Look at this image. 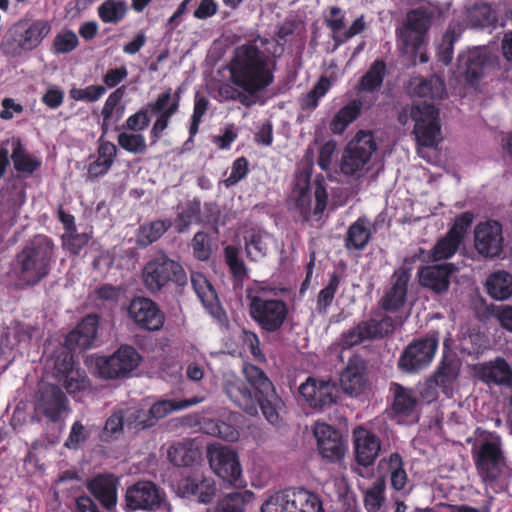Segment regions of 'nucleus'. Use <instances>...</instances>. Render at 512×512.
I'll return each instance as SVG.
<instances>
[{
	"label": "nucleus",
	"instance_id": "f257e3e1",
	"mask_svg": "<svg viewBox=\"0 0 512 512\" xmlns=\"http://www.w3.org/2000/svg\"><path fill=\"white\" fill-rule=\"evenodd\" d=\"M283 48L273 39L258 38L238 46L228 64L232 83L250 95L267 88L274 80V57Z\"/></svg>",
	"mask_w": 512,
	"mask_h": 512
},
{
	"label": "nucleus",
	"instance_id": "aec40b11",
	"mask_svg": "<svg viewBox=\"0 0 512 512\" xmlns=\"http://www.w3.org/2000/svg\"><path fill=\"white\" fill-rule=\"evenodd\" d=\"M314 436L317 440L318 451L323 458L332 462L343 458L346 445L337 429L327 423L317 422L314 426Z\"/></svg>",
	"mask_w": 512,
	"mask_h": 512
},
{
	"label": "nucleus",
	"instance_id": "c85d7f7f",
	"mask_svg": "<svg viewBox=\"0 0 512 512\" xmlns=\"http://www.w3.org/2000/svg\"><path fill=\"white\" fill-rule=\"evenodd\" d=\"M391 391L394 396L392 410L395 416L398 417V421L401 422L406 417L415 419L417 417L418 400L413 390L393 383Z\"/></svg>",
	"mask_w": 512,
	"mask_h": 512
},
{
	"label": "nucleus",
	"instance_id": "13d9d810",
	"mask_svg": "<svg viewBox=\"0 0 512 512\" xmlns=\"http://www.w3.org/2000/svg\"><path fill=\"white\" fill-rule=\"evenodd\" d=\"M106 92L102 85H90L85 88H72L69 92L70 97L75 101L95 102L99 100Z\"/></svg>",
	"mask_w": 512,
	"mask_h": 512
},
{
	"label": "nucleus",
	"instance_id": "0eeeda50",
	"mask_svg": "<svg viewBox=\"0 0 512 512\" xmlns=\"http://www.w3.org/2000/svg\"><path fill=\"white\" fill-rule=\"evenodd\" d=\"M291 199L295 209L305 220H319L326 209L328 194L321 181L310 184V174L302 171L296 175Z\"/></svg>",
	"mask_w": 512,
	"mask_h": 512
},
{
	"label": "nucleus",
	"instance_id": "f8f14e48",
	"mask_svg": "<svg viewBox=\"0 0 512 512\" xmlns=\"http://www.w3.org/2000/svg\"><path fill=\"white\" fill-rule=\"evenodd\" d=\"M318 496L305 489H287L271 495L261 512H321Z\"/></svg>",
	"mask_w": 512,
	"mask_h": 512
},
{
	"label": "nucleus",
	"instance_id": "f3484780",
	"mask_svg": "<svg viewBox=\"0 0 512 512\" xmlns=\"http://www.w3.org/2000/svg\"><path fill=\"white\" fill-rule=\"evenodd\" d=\"M125 500L127 510L168 509L165 495L150 481H139L129 487Z\"/></svg>",
	"mask_w": 512,
	"mask_h": 512
},
{
	"label": "nucleus",
	"instance_id": "052dcab7",
	"mask_svg": "<svg viewBox=\"0 0 512 512\" xmlns=\"http://www.w3.org/2000/svg\"><path fill=\"white\" fill-rule=\"evenodd\" d=\"M215 512H244V494L234 492L226 495L217 503Z\"/></svg>",
	"mask_w": 512,
	"mask_h": 512
},
{
	"label": "nucleus",
	"instance_id": "de8ad7c7",
	"mask_svg": "<svg viewBox=\"0 0 512 512\" xmlns=\"http://www.w3.org/2000/svg\"><path fill=\"white\" fill-rule=\"evenodd\" d=\"M386 66L383 61H375L359 83L360 91H373L378 88L385 74Z\"/></svg>",
	"mask_w": 512,
	"mask_h": 512
},
{
	"label": "nucleus",
	"instance_id": "8fccbe9b",
	"mask_svg": "<svg viewBox=\"0 0 512 512\" xmlns=\"http://www.w3.org/2000/svg\"><path fill=\"white\" fill-rule=\"evenodd\" d=\"M468 20L474 27H486L496 20V15L490 5L478 3L469 10Z\"/></svg>",
	"mask_w": 512,
	"mask_h": 512
},
{
	"label": "nucleus",
	"instance_id": "72a5a7b5",
	"mask_svg": "<svg viewBox=\"0 0 512 512\" xmlns=\"http://www.w3.org/2000/svg\"><path fill=\"white\" fill-rule=\"evenodd\" d=\"M409 274L398 271L394 274V282L382 299V307L387 311L398 310L405 302Z\"/></svg>",
	"mask_w": 512,
	"mask_h": 512
},
{
	"label": "nucleus",
	"instance_id": "603ef678",
	"mask_svg": "<svg viewBox=\"0 0 512 512\" xmlns=\"http://www.w3.org/2000/svg\"><path fill=\"white\" fill-rule=\"evenodd\" d=\"M124 413L125 426L129 429L141 430L154 425L149 412L138 407H130Z\"/></svg>",
	"mask_w": 512,
	"mask_h": 512
},
{
	"label": "nucleus",
	"instance_id": "c756f323",
	"mask_svg": "<svg viewBox=\"0 0 512 512\" xmlns=\"http://www.w3.org/2000/svg\"><path fill=\"white\" fill-rule=\"evenodd\" d=\"M365 365L362 359L354 357L349 360L340 375V384L345 393L358 395L365 386Z\"/></svg>",
	"mask_w": 512,
	"mask_h": 512
},
{
	"label": "nucleus",
	"instance_id": "7ed1b4c3",
	"mask_svg": "<svg viewBox=\"0 0 512 512\" xmlns=\"http://www.w3.org/2000/svg\"><path fill=\"white\" fill-rule=\"evenodd\" d=\"M55 259V245L44 235L28 241L15 257L11 273L20 287L32 286L45 278Z\"/></svg>",
	"mask_w": 512,
	"mask_h": 512
},
{
	"label": "nucleus",
	"instance_id": "f03ea898",
	"mask_svg": "<svg viewBox=\"0 0 512 512\" xmlns=\"http://www.w3.org/2000/svg\"><path fill=\"white\" fill-rule=\"evenodd\" d=\"M246 382L233 374L225 376L224 389L227 396L242 410L255 415L258 405L271 424H277L282 400L276 395L271 381L254 365L243 368Z\"/></svg>",
	"mask_w": 512,
	"mask_h": 512
},
{
	"label": "nucleus",
	"instance_id": "4468645a",
	"mask_svg": "<svg viewBox=\"0 0 512 512\" xmlns=\"http://www.w3.org/2000/svg\"><path fill=\"white\" fill-rule=\"evenodd\" d=\"M430 25V15L426 10H411L397 29L398 46L405 54L413 55L420 48Z\"/></svg>",
	"mask_w": 512,
	"mask_h": 512
},
{
	"label": "nucleus",
	"instance_id": "423d86ee",
	"mask_svg": "<svg viewBox=\"0 0 512 512\" xmlns=\"http://www.w3.org/2000/svg\"><path fill=\"white\" fill-rule=\"evenodd\" d=\"M402 125L414 122L413 134L423 147H435L442 140L438 109L427 102L404 107L398 116Z\"/></svg>",
	"mask_w": 512,
	"mask_h": 512
},
{
	"label": "nucleus",
	"instance_id": "c03bdc74",
	"mask_svg": "<svg viewBox=\"0 0 512 512\" xmlns=\"http://www.w3.org/2000/svg\"><path fill=\"white\" fill-rule=\"evenodd\" d=\"M370 239L369 223L365 219H358L348 230L346 246L348 248L363 249Z\"/></svg>",
	"mask_w": 512,
	"mask_h": 512
},
{
	"label": "nucleus",
	"instance_id": "7c9ffc66",
	"mask_svg": "<svg viewBox=\"0 0 512 512\" xmlns=\"http://www.w3.org/2000/svg\"><path fill=\"white\" fill-rule=\"evenodd\" d=\"M90 493L108 510L117 504V481L110 475H99L88 484Z\"/></svg>",
	"mask_w": 512,
	"mask_h": 512
},
{
	"label": "nucleus",
	"instance_id": "ea45409f",
	"mask_svg": "<svg viewBox=\"0 0 512 512\" xmlns=\"http://www.w3.org/2000/svg\"><path fill=\"white\" fill-rule=\"evenodd\" d=\"M12 147L11 158L18 172L32 174L41 165V160L38 157L25 151L20 140L13 139Z\"/></svg>",
	"mask_w": 512,
	"mask_h": 512
},
{
	"label": "nucleus",
	"instance_id": "e433bc0d",
	"mask_svg": "<svg viewBox=\"0 0 512 512\" xmlns=\"http://www.w3.org/2000/svg\"><path fill=\"white\" fill-rule=\"evenodd\" d=\"M203 401V396H194L185 400L162 399L155 402L151 406L149 409V415L150 418L155 422L156 420L162 419L174 411L184 410Z\"/></svg>",
	"mask_w": 512,
	"mask_h": 512
},
{
	"label": "nucleus",
	"instance_id": "9d476101",
	"mask_svg": "<svg viewBox=\"0 0 512 512\" xmlns=\"http://www.w3.org/2000/svg\"><path fill=\"white\" fill-rule=\"evenodd\" d=\"M375 151L376 142L372 133L357 132L343 152L341 171L347 176L360 178L369 171L370 161Z\"/></svg>",
	"mask_w": 512,
	"mask_h": 512
},
{
	"label": "nucleus",
	"instance_id": "393cba45",
	"mask_svg": "<svg viewBox=\"0 0 512 512\" xmlns=\"http://www.w3.org/2000/svg\"><path fill=\"white\" fill-rule=\"evenodd\" d=\"M488 62L485 48L476 47L463 52L458 57V72L469 82L477 80L483 74Z\"/></svg>",
	"mask_w": 512,
	"mask_h": 512
},
{
	"label": "nucleus",
	"instance_id": "4d7b16f0",
	"mask_svg": "<svg viewBox=\"0 0 512 512\" xmlns=\"http://www.w3.org/2000/svg\"><path fill=\"white\" fill-rule=\"evenodd\" d=\"M69 394L84 391L89 386L85 373L79 369L70 371L61 381Z\"/></svg>",
	"mask_w": 512,
	"mask_h": 512
},
{
	"label": "nucleus",
	"instance_id": "5701e85b",
	"mask_svg": "<svg viewBox=\"0 0 512 512\" xmlns=\"http://www.w3.org/2000/svg\"><path fill=\"white\" fill-rule=\"evenodd\" d=\"M98 318L95 315H88L78 326L71 331L66 339L65 346L71 351L91 348L96 341Z\"/></svg>",
	"mask_w": 512,
	"mask_h": 512
},
{
	"label": "nucleus",
	"instance_id": "cd10ccee",
	"mask_svg": "<svg viewBox=\"0 0 512 512\" xmlns=\"http://www.w3.org/2000/svg\"><path fill=\"white\" fill-rule=\"evenodd\" d=\"M182 497L192 498L201 503H209L216 494V485L211 478H187L178 486Z\"/></svg>",
	"mask_w": 512,
	"mask_h": 512
},
{
	"label": "nucleus",
	"instance_id": "5fc2aeb1",
	"mask_svg": "<svg viewBox=\"0 0 512 512\" xmlns=\"http://www.w3.org/2000/svg\"><path fill=\"white\" fill-rule=\"evenodd\" d=\"M371 328L366 321L359 323L357 326L351 328L344 333L341 338V345L344 348H350L354 345L360 344L365 340L371 339Z\"/></svg>",
	"mask_w": 512,
	"mask_h": 512
},
{
	"label": "nucleus",
	"instance_id": "f704fd0d",
	"mask_svg": "<svg viewBox=\"0 0 512 512\" xmlns=\"http://www.w3.org/2000/svg\"><path fill=\"white\" fill-rule=\"evenodd\" d=\"M479 375L486 383L509 385L512 382V370L502 358L483 364Z\"/></svg>",
	"mask_w": 512,
	"mask_h": 512
},
{
	"label": "nucleus",
	"instance_id": "bf43d9fd",
	"mask_svg": "<svg viewBox=\"0 0 512 512\" xmlns=\"http://www.w3.org/2000/svg\"><path fill=\"white\" fill-rule=\"evenodd\" d=\"M459 37V33L454 28H449L442 37L438 46V58L444 64H449L453 55V44Z\"/></svg>",
	"mask_w": 512,
	"mask_h": 512
},
{
	"label": "nucleus",
	"instance_id": "473e14b6",
	"mask_svg": "<svg viewBox=\"0 0 512 512\" xmlns=\"http://www.w3.org/2000/svg\"><path fill=\"white\" fill-rule=\"evenodd\" d=\"M201 456L199 446L194 440H185L171 445L167 457L175 466H189Z\"/></svg>",
	"mask_w": 512,
	"mask_h": 512
},
{
	"label": "nucleus",
	"instance_id": "774afa93",
	"mask_svg": "<svg viewBox=\"0 0 512 512\" xmlns=\"http://www.w3.org/2000/svg\"><path fill=\"white\" fill-rule=\"evenodd\" d=\"M62 239L64 247L74 254H78L89 241L87 234H77L76 230L66 232Z\"/></svg>",
	"mask_w": 512,
	"mask_h": 512
},
{
	"label": "nucleus",
	"instance_id": "680f3d73",
	"mask_svg": "<svg viewBox=\"0 0 512 512\" xmlns=\"http://www.w3.org/2000/svg\"><path fill=\"white\" fill-rule=\"evenodd\" d=\"M77 45V35L72 31H64L55 36L53 49L57 54H64L73 51Z\"/></svg>",
	"mask_w": 512,
	"mask_h": 512
},
{
	"label": "nucleus",
	"instance_id": "bb28decb",
	"mask_svg": "<svg viewBox=\"0 0 512 512\" xmlns=\"http://www.w3.org/2000/svg\"><path fill=\"white\" fill-rule=\"evenodd\" d=\"M456 267L451 263L423 267L418 275L422 286L440 293L447 290L451 274Z\"/></svg>",
	"mask_w": 512,
	"mask_h": 512
},
{
	"label": "nucleus",
	"instance_id": "1a4fd4ad",
	"mask_svg": "<svg viewBox=\"0 0 512 512\" xmlns=\"http://www.w3.org/2000/svg\"><path fill=\"white\" fill-rule=\"evenodd\" d=\"M473 456L481 477L484 480H495L505 465L500 436L496 433H480L473 448Z\"/></svg>",
	"mask_w": 512,
	"mask_h": 512
},
{
	"label": "nucleus",
	"instance_id": "58836bf2",
	"mask_svg": "<svg viewBox=\"0 0 512 512\" xmlns=\"http://www.w3.org/2000/svg\"><path fill=\"white\" fill-rule=\"evenodd\" d=\"M271 240V236L264 231H248L245 235V249L247 256L253 261H258L264 258L267 254Z\"/></svg>",
	"mask_w": 512,
	"mask_h": 512
},
{
	"label": "nucleus",
	"instance_id": "864d4df0",
	"mask_svg": "<svg viewBox=\"0 0 512 512\" xmlns=\"http://www.w3.org/2000/svg\"><path fill=\"white\" fill-rule=\"evenodd\" d=\"M460 244L459 240L447 233L435 244L431 251V257L435 261L450 258L456 253Z\"/></svg>",
	"mask_w": 512,
	"mask_h": 512
},
{
	"label": "nucleus",
	"instance_id": "79ce46f5",
	"mask_svg": "<svg viewBox=\"0 0 512 512\" xmlns=\"http://www.w3.org/2000/svg\"><path fill=\"white\" fill-rule=\"evenodd\" d=\"M380 464L386 467L392 487L398 491L404 490L408 483V477L401 456L398 453H392L387 460H382Z\"/></svg>",
	"mask_w": 512,
	"mask_h": 512
},
{
	"label": "nucleus",
	"instance_id": "a878e982",
	"mask_svg": "<svg viewBox=\"0 0 512 512\" xmlns=\"http://www.w3.org/2000/svg\"><path fill=\"white\" fill-rule=\"evenodd\" d=\"M191 283L195 293L208 313L215 318H220L223 311L216 291L206 276L200 272H192Z\"/></svg>",
	"mask_w": 512,
	"mask_h": 512
},
{
	"label": "nucleus",
	"instance_id": "a18cd8bd",
	"mask_svg": "<svg viewBox=\"0 0 512 512\" xmlns=\"http://www.w3.org/2000/svg\"><path fill=\"white\" fill-rule=\"evenodd\" d=\"M126 12L127 5L123 0H106L98 7V16L104 23H118Z\"/></svg>",
	"mask_w": 512,
	"mask_h": 512
},
{
	"label": "nucleus",
	"instance_id": "2f4dec72",
	"mask_svg": "<svg viewBox=\"0 0 512 512\" xmlns=\"http://www.w3.org/2000/svg\"><path fill=\"white\" fill-rule=\"evenodd\" d=\"M408 91L412 96L440 99L445 94V86L439 76L428 79L414 77L409 82Z\"/></svg>",
	"mask_w": 512,
	"mask_h": 512
},
{
	"label": "nucleus",
	"instance_id": "6ab92c4d",
	"mask_svg": "<svg viewBox=\"0 0 512 512\" xmlns=\"http://www.w3.org/2000/svg\"><path fill=\"white\" fill-rule=\"evenodd\" d=\"M299 394L311 408L323 410L335 403L337 388L330 380L310 377L299 386Z\"/></svg>",
	"mask_w": 512,
	"mask_h": 512
},
{
	"label": "nucleus",
	"instance_id": "37998d69",
	"mask_svg": "<svg viewBox=\"0 0 512 512\" xmlns=\"http://www.w3.org/2000/svg\"><path fill=\"white\" fill-rule=\"evenodd\" d=\"M170 220H157L140 227L137 242L141 246H148L158 240L170 227Z\"/></svg>",
	"mask_w": 512,
	"mask_h": 512
},
{
	"label": "nucleus",
	"instance_id": "6e6552de",
	"mask_svg": "<svg viewBox=\"0 0 512 512\" xmlns=\"http://www.w3.org/2000/svg\"><path fill=\"white\" fill-rule=\"evenodd\" d=\"M50 31L51 25L46 20L22 19L10 28L1 49L6 55L19 56L37 48Z\"/></svg>",
	"mask_w": 512,
	"mask_h": 512
},
{
	"label": "nucleus",
	"instance_id": "a211bd4d",
	"mask_svg": "<svg viewBox=\"0 0 512 512\" xmlns=\"http://www.w3.org/2000/svg\"><path fill=\"white\" fill-rule=\"evenodd\" d=\"M502 226L497 221L479 223L474 229V247L485 258H494L503 250Z\"/></svg>",
	"mask_w": 512,
	"mask_h": 512
},
{
	"label": "nucleus",
	"instance_id": "6e6d98bb",
	"mask_svg": "<svg viewBox=\"0 0 512 512\" xmlns=\"http://www.w3.org/2000/svg\"><path fill=\"white\" fill-rule=\"evenodd\" d=\"M330 87V80L325 77H321L315 87L301 99L302 108H316L320 98H322L329 91Z\"/></svg>",
	"mask_w": 512,
	"mask_h": 512
},
{
	"label": "nucleus",
	"instance_id": "09e8293b",
	"mask_svg": "<svg viewBox=\"0 0 512 512\" xmlns=\"http://www.w3.org/2000/svg\"><path fill=\"white\" fill-rule=\"evenodd\" d=\"M200 213V202L193 200L187 202L179 211L175 220V227L178 232H184L195 221L198 220Z\"/></svg>",
	"mask_w": 512,
	"mask_h": 512
},
{
	"label": "nucleus",
	"instance_id": "69168bd1",
	"mask_svg": "<svg viewBox=\"0 0 512 512\" xmlns=\"http://www.w3.org/2000/svg\"><path fill=\"white\" fill-rule=\"evenodd\" d=\"M338 286L339 278L336 275H333L328 285L320 290L317 299V309L320 312H326L327 308L331 305Z\"/></svg>",
	"mask_w": 512,
	"mask_h": 512
},
{
	"label": "nucleus",
	"instance_id": "49530a36",
	"mask_svg": "<svg viewBox=\"0 0 512 512\" xmlns=\"http://www.w3.org/2000/svg\"><path fill=\"white\" fill-rule=\"evenodd\" d=\"M458 374V363L453 360H444L436 372L435 382L442 387L445 394L449 395L451 392L450 385L457 379Z\"/></svg>",
	"mask_w": 512,
	"mask_h": 512
},
{
	"label": "nucleus",
	"instance_id": "4be33fe9",
	"mask_svg": "<svg viewBox=\"0 0 512 512\" xmlns=\"http://www.w3.org/2000/svg\"><path fill=\"white\" fill-rule=\"evenodd\" d=\"M353 442L357 462L363 466L371 465L381 449L378 437L369 430L358 427L353 431Z\"/></svg>",
	"mask_w": 512,
	"mask_h": 512
},
{
	"label": "nucleus",
	"instance_id": "3c124183",
	"mask_svg": "<svg viewBox=\"0 0 512 512\" xmlns=\"http://www.w3.org/2000/svg\"><path fill=\"white\" fill-rule=\"evenodd\" d=\"M117 142L122 149L132 154H142L147 148L145 137L137 132H121Z\"/></svg>",
	"mask_w": 512,
	"mask_h": 512
},
{
	"label": "nucleus",
	"instance_id": "0e129e2a",
	"mask_svg": "<svg viewBox=\"0 0 512 512\" xmlns=\"http://www.w3.org/2000/svg\"><path fill=\"white\" fill-rule=\"evenodd\" d=\"M74 369L73 356L70 352L63 350L55 356L53 374L58 381H62Z\"/></svg>",
	"mask_w": 512,
	"mask_h": 512
},
{
	"label": "nucleus",
	"instance_id": "412c9836",
	"mask_svg": "<svg viewBox=\"0 0 512 512\" xmlns=\"http://www.w3.org/2000/svg\"><path fill=\"white\" fill-rule=\"evenodd\" d=\"M129 317L140 328L156 331L164 324V315L158 306L148 298H135L128 307Z\"/></svg>",
	"mask_w": 512,
	"mask_h": 512
},
{
	"label": "nucleus",
	"instance_id": "9b49d317",
	"mask_svg": "<svg viewBox=\"0 0 512 512\" xmlns=\"http://www.w3.org/2000/svg\"><path fill=\"white\" fill-rule=\"evenodd\" d=\"M140 354L131 346H121L111 356L89 359V366L101 378L114 379L126 376L138 367Z\"/></svg>",
	"mask_w": 512,
	"mask_h": 512
},
{
	"label": "nucleus",
	"instance_id": "e2e57ef3",
	"mask_svg": "<svg viewBox=\"0 0 512 512\" xmlns=\"http://www.w3.org/2000/svg\"><path fill=\"white\" fill-rule=\"evenodd\" d=\"M383 484L378 482L365 493L364 503L368 512H382Z\"/></svg>",
	"mask_w": 512,
	"mask_h": 512
},
{
	"label": "nucleus",
	"instance_id": "c9c22d12",
	"mask_svg": "<svg viewBox=\"0 0 512 512\" xmlns=\"http://www.w3.org/2000/svg\"><path fill=\"white\" fill-rule=\"evenodd\" d=\"M117 148L109 142H101L98 148L97 159L88 166L87 175L90 179L105 175L114 163Z\"/></svg>",
	"mask_w": 512,
	"mask_h": 512
},
{
	"label": "nucleus",
	"instance_id": "4c0bfd02",
	"mask_svg": "<svg viewBox=\"0 0 512 512\" xmlns=\"http://www.w3.org/2000/svg\"><path fill=\"white\" fill-rule=\"evenodd\" d=\"M486 288L493 299L506 300L512 296V275L504 270H498L488 276Z\"/></svg>",
	"mask_w": 512,
	"mask_h": 512
},
{
	"label": "nucleus",
	"instance_id": "a19ab883",
	"mask_svg": "<svg viewBox=\"0 0 512 512\" xmlns=\"http://www.w3.org/2000/svg\"><path fill=\"white\" fill-rule=\"evenodd\" d=\"M362 103L353 100L342 107L330 122V130L334 134H341L360 114Z\"/></svg>",
	"mask_w": 512,
	"mask_h": 512
},
{
	"label": "nucleus",
	"instance_id": "dca6fc26",
	"mask_svg": "<svg viewBox=\"0 0 512 512\" xmlns=\"http://www.w3.org/2000/svg\"><path fill=\"white\" fill-rule=\"evenodd\" d=\"M207 458L211 470L220 479L233 485L240 482L242 467L235 450L220 444H211L207 447Z\"/></svg>",
	"mask_w": 512,
	"mask_h": 512
},
{
	"label": "nucleus",
	"instance_id": "ddd939ff",
	"mask_svg": "<svg viewBox=\"0 0 512 512\" xmlns=\"http://www.w3.org/2000/svg\"><path fill=\"white\" fill-rule=\"evenodd\" d=\"M143 281L147 289L156 292L170 281L179 285L184 284L186 274L178 262L168 258L165 254H159L145 265Z\"/></svg>",
	"mask_w": 512,
	"mask_h": 512
},
{
	"label": "nucleus",
	"instance_id": "338daca9",
	"mask_svg": "<svg viewBox=\"0 0 512 512\" xmlns=\"http://www.w3.org/2000/svg\"><path fill=\"white\" fill-rule=\"evenodd\" d=\"M345 13L339 7H331L325 16L327 26L333 31V39L336 42V36H341L344 27Z\"/></svg>",
	"mask_w": 512,
	"mask_h": 512
},
{
	"label": "nucleus",
	"instance_id": "39448f33",
	"mask_svg": "<svg viewBox=\"0 0 512 512\" xmlns=\"http://www.w3.org/2000/svg\"><path fill=\"white\" fill-rule=\"evenodd\" d=\"M275 289L259 286L257 290H249V315L261 330L274 333L285 324L289 315L288 304L279 298L270 297Z\"/></svg>",
	"mask_w": 512,
	"mask_h": 512
},
{
	"label": "nucleus",
	"instance_id": "b1692460",
	"mask_svg": "<svg viewBox=\"0 0 512 512\" xmlns=\"http://www.w3.org/2000/svg\"><path fill=\"white\" fill-rule=\"evenodd\" d=\"M36 408L52 421H57L67 410V400L63 392L55 385H44L40 389Z\"/></svg>",
	"mask_w": 512,
	"mask_h": 512
},
{
	"label": "nucleus",
	"instance_id": "20e7f679",
	"mask_svg": "<svg viewBox=\"0 0 512 512\" xmlns=\"http://www.w3.org/2000/svg\"><path fill=\"white\" fill-rule=\"evenodd\" d=\"M180 92L174 95L169 88L161 93L154 102L149 103L146 108L139 110L126 119L125 127L133 132H140L146 129L150 123L149 112L156 115V120L150 130L151 144H156L162 133L167 129L170 118L178 111Z\"/></svg>",
	"mask_w": 512,
	"mask_h": 512
},
{
	"label": "nucleus",
	"instance_id": "2eb2a0df",
	"mask_svg": "<svg viewBox=\"0 0 512 512\" xmlns=\"http://www.w3.org/2000/svg\"><path fill=\"white\" fill-rule=\"evenodd\" d=\"M438 347V337L428 335L411 342L402 352L398 367L406 373H418L432 362Z\"/></svg>",
	"mask_w": 512,
	"mask_h": 512
}]
</instances>
